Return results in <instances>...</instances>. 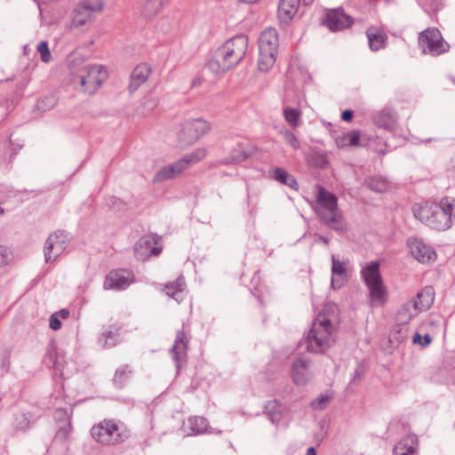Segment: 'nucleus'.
<instances>
[{
    "label": "nucleus",
    "mask_w": 455,
    "mask_h": 455,
    "mask_svg": "<svg viewBox=\"0 0 455 455\" xmlns=\"http://www.w3.org/2000/svg\"><path fill=\"white\" fill-rule=\"evenodd\" d=\"M419 221L438 231L449 229L455 222V199L443 198L439 204L426 202L412 208Z\"/></svg>",
    "instance_id": "nucleus-1"
},
{
    "label": "nucleus",
    "mask_w": 455,
    "mask_h": 455,
    "mask_svg": "<svg viewBox=\"0 0 455 455\" xmlns=\"http://www.w3.org/2000/svg\"><path fill=\"white\" fill-rule=\"evenodd\" d=\"M10 364V361H9V356L8 355H5L4 356V363H3V365L4 367H8Z\"/></svg>",
    "instance_id": "nucleus-56"
},
{
    "label": "nucleus",
    "mask_w": 455,
    "mask_h": 455,
    "mask_svg": "<svg viewBox=\"0 0 455 455\" xmlns=\"http://www.w3.org/2000/svg\"><path fill=\"white\" fill-rule=\"evenodd\" d=\"M44 363L48 368H53L61 372L64 375L63 370V363L64 356L57 349V347L53 345H51L44 356L43 359Z\"/></svg>",
    "instance_id": "nucleus-24"
},
{
    "label": "nucleus",
    "mask_w": 455,
    "mask_h": 455,
    "mask_svg": "<svg viewBox=\"0 0 455 455\" xmlns=\"http://www.w3.org/2000/svg\"><path fill=\"white\" fill-rule=\"evenodd\" d=\"M300 0H280L278 17L283 22H289L298 12Z\"/></svg>",
    "instance_id": "nucleus-25"
},
{
    "label": "nucleus",
    "mask_w": 455,
    "mask_h": 455,
    "mask_svg": "<svg viewBox=\"0 0 455 455\" xmlns=\"http://www.w3.org/2000/svg\"><path fill=\"white\" fill-rule=\"evenodd\" d=\"M8 254L5 247L0 246V267L7 262Z\"/></svg>",
    "instance_id": "nucleus-49"
},
{
    "label": "nucleus",
    "mask_w": 455,
    "mask_h": 455,
    "mask_svg": "<svg viewBox=\"0 0 455 455\" xmlns=\"http://www.w3.org/2000/svg\"><path fill=\"white\" fill-rule=\"evenodd\" d=\"M285 412V406L276 400L268 401L264 406V413L274 425L281 422Z\"/></svg>",
    "instance_id": "nucleus-27"
},
{
    "label": "nucleus",
    "mask_w": 455,
    "mask_h": 455,
    "mask_svg": "<svg viewBox=\"0 0 455 455\" xmlns=\"http://www.w3.org/2000/svg\"><path fill=\"white\" fill-rule=\"evenodd\" d=\"M374 123L379 127L391 131L395 127L396 114L390 108L382 109L374 116Z\"/></svg>",
    "instance_id": "nucleus-30"
},
{
    "label": "nucleus",
    "mask_w": 455,
    "mask_h": 455,
    "mask_svg": "<svg viewBox=\"0 0 455 455\" xmlns=\"http://www.w3.org/2000/svg\"><path fill=\"white\" fill-rule=\"evenodd\" d=\"M206 153L207 151L205 148H198L193 152L185 155L180 160L187 169L189 165L195 164L203 160L206 156Z\"/></svg>",
    "instance_id": "nucleus-37"
},
{
    "label": "nucleus",
    "mask_w": 455,
    "mask_h": 455,
    "mask_svg": "<svg viewBox=\"0 0 455 455\" xmlns=\"http://www.w3.org/2000/svg\"><path fill=\"white\" fill-rule=\"evenodd\" d=\"M92 438L102 444H115L123 442L127 435L121 431L113 419H104L91 429Z\"/></svg>",
    "instance_id": "nucleus-8"
},
{
    "label": "nucleus",
    "mask_w": 455,
    "mask_h": 455,
    "mask_svg": "<svg viewBox=\"0 0 455 455\" xmlns=\"http://www.w3.org/2000/svg\"><path fill=\"white\" fill-rule=\"evenodd\" d=\"M248 42V37L244 35H237L227 40L210 60L208 66L211 71L220 74L235 67L244 58Z\"/></svg>",
    "instance_id": "nucleus-2"
},
{
    "label": "nucleus",
    "mask_w": 455,
    "mask_h": 455,
    "mask_svg": "<svg viewBox=\"0 0 455 455\" xmlns=\"http://www.w3.org/2000/svg\"><path fill=\"white\" fill-rule=\"evenodd\" d=\"M68 243V235L64 231H56L49 235L44 247L45 261L52 262L66 250Z\"/></svg>",
    "instance_id": "nucleus-14"
},
{
    "label": "nucleus",
    "mask_w": 455,
    "mask_h": 455,
    "mask_svg": "<svg viewBox=\"0 0 455 455\" xmlns=\"http://www.w3.org/2000/svg\"><path fill=\"white\" fill-rule=\"evenodd\" d=\"M360 132L356 130L342 132L336 136L335 142L337 147L340 148L347 147H357L360 145Z\"/></svg>",
    "instance_id": "nucleus-31"
},
{
    "label": "nucleus",
    "mask_w": 455,
    "mask_h": 455,
    "mask_svg": "<svg viewBox=\"0 0 455 455\" xmlns=\"http://www.w3.org/2000/svg\"><path fill=\"white\" fill-rule=\"evenodd\" d=\"M120 341V330L110 327L105 330L99 338V344L103 348H111Z\"/></svg>",
    "instance_id": "nucleus-32"
},
{
    "label": "nucleus",
    "mask_w": 455,
    "mask_h": 455,
    "mask_svg": "<svg viewBox=\"0 0 455 455\" xmlns=\"http://www.w3.org/2000/svg\"><path fill=\"white\" fill-rule=\"evenodd\" d=\"M417 448V437L415 435H407L395 444L394 455H414Z\"/></svg>",
    "instance_id": "nucleus-29"
},
{
    "label": "nucleus",
    "mask_w": 455,
    "mask_h": 455,
    "mask_svg": "<svg viewBox=\"0 0 455 455\" xmlns=\"http://www.w3.org/2000/svg\"><path fill=\"white\" fill-rule=\"evenodd\" d=\"M278 35L273 28H266L259 38L258 66L261 71H268L275 62L278 48Z\"/></svg>",
    "instance_id": "nucleus-7"
},
{
    "label": "nucleus",
    "mask_w": 455,
    "mask_h": 455,
    "mask_svg": "<svg viewBox=\"0 0 455 455\" xmlns=\"http://www.w3.org/2000/svg\"><path fill=\"white\" fill-rule=\"evenodd\" d=\"M164 291L169 298L180 303L186 296V283L184 277L180 276L173 282L165 283L164 285Z\"/></svg>",
    "instance_id": "nucleus-22"
},
{
    "label": "nucleus",
    "mask_w": 455,
    "mask_h": 455,
    "mask_svg": "<svg viewBox=\"0 0 455 455\" xmlns=\"http://www.w3.org/2000/svg\"><path fill=\"white\" fill-rule=\"evenodd\" d=\"M325 26L331 31L342 30L352 24V20L343 10H331L326 14L324 20Z\"/></svg>",
    "instance_id": "nucleus-19"
},
{
    "label": "nucleus",
    "mask_w": 455,
    "mask_h": 455,
    "mask_svg": "<svg viewBox=\"0 0 455 455\" xmlns=\"http://www.w3.org/2000/svg\"><path fill=\"white\" fill-rule=\"evenodd\" d=\"M158 100L156 97L148 96L144 99L142 103V110L140 112L143 116L151 114L158 106Z\"/></svg>",
    "instance_id": "nucleus-42"
},
{
    "label": "nucleus",
    "mask_w": 455,
    "mask_h": 455,
    "mask_svg": "<svg viewBox=\"0 0 455 455\" xmlns=\"http://www.w3.org/2000/svg\"><path fill=\"white\" fill-rule=\"evenodd\" d=\"M334 342L333 326L331 320L319 314L305 339L306 347L312 353H323Z\"/></svg>",
    "instance_id": "nucleus-5"
},
{
    "label": "nucleus",
    "mask_w": 455,
    "mask_h": 455,
    "mask_svg": "<svg viewBox=\"0 0 455 455\" xmlns=\"http://www.w3.org/2000/svg\"><path fill=\"white\" fill-rule=\"evenodd\" d=\"M347 261L340 260L334 254L331 255V288L339 290L348 281Z\"/></svg>",
    "instance_id": "nucleus-17"
},
{
    "label": "nucleus",
    "mask_w": 455,
    "mask_h": 455,
    "mask_svg": "<svg viewBox=\"0 0 455 455\" xmlns=\"http://www.w3.org/2000/svg\"><path fill=\"white\" fill-rule=\"evenodd\" d=\"M283 118L292 129L300 125L301 111L298 108L284 107L283 109Z\"/></svg>",
    "instance_id": "nucleus-36"
},
{
    "label": "nucleus",
    "mask_w": 455,
    "mask_h": 455,
    "mask_svg": "<svg viewBox=\"0 0 455 455\" xmlns=\"http://www.w3.org/2000/svg\"><path fill=\"white\" fill-rule=\"evenodd\" d=\"M432 341V338L428 333L421 336L419 333L416 332L412 338V342L414 344H419L422 347H427Z\"/></svg>",
    "instance_id": "nucleus-47"
},
{
    "label": "nucleus",
    "mask_w": 455,
    "mask_h": 455,
    "mask_svg": "<svg viewBox=\"0 0 455 455\" xmlns=\"http://www.w3.org/2000/svg\"><path fill=\"white\" fill-rule=\"evenodd\" d=\"M36 50L41 55L42 61L47 63L52 60V54L50 52L48 44L46 41H41L37 44Z\"/></svg>",
    "instance_id": "nucleus-46"
},
{
    "label": "nucleus",
    "mask_w": 455,
    "mask_h": 455,
    "mask_svg": "<svg viewBox=\"0 0 455 455\" xmlns=\"http://www.w3.org/2000/svg\"><path fill=\"white\" fill-rule=\"evenodd\" d=\"M54 419L56 421L61 423L56 433V438L60 441L68 439L71 431V425L69 422L68 411L64 409H57L54 411Z\"/></svg>",
    "instance_id": "nucleus-26"
},
{
    "label": "nucleus",
    "mask_w": 455,
    "mask_h": 455,
    "mask_svg": "<svg viewBox=\"0 0 455 455\" xmlns=\"http://www.w3.org/2000/svg\"><path fill=\"white\" fill-rule=\"evenodd\" d=\"M306 455H316L315 449L314 447H309L307 451Z\"/></svg>",
    "instance_id": "nucleus-53"
},
{
    "label": "nucleus",
    "mask_w": 455,
    "mask_h": 455,
    "mask_svg": "<svg viewBox=\"0 0 455 455\" xmlns=\"http://www.w3.org/2000/svg\"><path fill=\"white\" fill-rule=\"evenodd\" d=\"M77 77L84 92L93 94L107 79L108 72L101 65H88L79 70Z\"/></svg>",
    "instance_id": "nucleus-9"
},
{
    "label": "nucleus",
    "mask_w": 455,
    "mask_h": 455,
    "mask_svg": "<svg viewBox=\"0 0 455 455\" xmlns=\"http://www.w3.org/2000/svg\"><path fill=\"white\" fill-rule=\"evenodd\" d=\"M309 366L310 361L303 358H298L292 363L291 375L297 386H305L313 379L314 374Z\"/></svg>",
    "instance_id": "nucleus-18"
},
{
    "label": "nucleus",
    "mask_w": 455,
    "mask_h": 455,
    "mask_svg": "<svg viewBox=\"0 0 455 455\" xmlns=\"http://www.w3.org/2000/svg\"><path fill=\"white\" fill-rule=\"evenodd\" d=\"M3 212H4L3 209L0 207V213H3Z\"/></svg>",
    "instance_id": "nucleus-60"
},
{
    "label": "nucleus",
    "mask_w": 455,
    "mask_h": 455,
    "mask_svg": "<svg viewBox=\"0 0 455 455\" xmlns=\"http://www.w3.org/2000/svg\"><path fill=\"white\" fill-rule=\"evenodd\" d=\"M133 281V275L130 271L126 269L112 270L107 275L103 288L122 291L129 287Z\"/></svg>",
    "instance_id": "nucleus-15"
},
{
    "label": "nucleus",
    "mask_w": 455,
    "mask_h": 455,
    "mask_svg": "<svg viewBox=\"0 0 455 455\" xmlns=\"http://www.w3.org/2000/svg\"><path fill=\"white\" fill-rule=\"evenodd\" d=\"M272 178L283 185L298 190V183L295 178L283 168H275L272 172Z\"/></svg>",
    "instance_id": "nucleus-34"
},
{
    "label": "nucleus",
    "mask_w": 455,
    "mask_h": 455,
    "mask_svg": "<svg viewBox=\"0 0 455 455\" xmlns=\"http://www.w3.org/2000/svg\"><path fill=\"white\" fill-rule=\"evenodd\" d=\"M30 418L31 416L29 413H21L20 415H17L15 419L16 427L23 431L29 428Z\"/></svg>",
    "instance_id": "nucleus-45"
},
{
    "label": "nucleus",
    "mask_w": 455,
    "mask_h": 455,
    "mask_svg": "<svg viewBox=\"0 0 455 455\" xmlns=\"http://www.w3.org/2000/svg\"><path fill=\"white\" fill-rule=\"evenodd\" d=\"M55 104L56 100L53 96H45L37 101L36 108L40 111H47L52 109Z\"/></svg>",
    "instance_id": "nucleus-44"
},
{
    "label": "nucleus",
    "mask_w": 455,
    "mask_h": 455,
    "mask_svg": "<svg viewBox=\"0 0 455 455\" xmlns=\"http://www.w3.org/2000/svg\"><path fill=\"white\" fill-rule=\"evenodd\" d=\"M314 0H303L305 4H310Z\"/></svg>",
    "instance_id": "nucleus-58"
},
{
    "label": "nucleus",
    "mask_w": 455,
    "mask_h": 455,
    "mask_svg": "<svg viewBox=\"0 0 455 455\" xmlns=\"http://www.w3.org/2000/svg\"><path fill=\"white\" fill-rule=\"evenodd\" d=\"M434 288L432 286H426L417 293L415 298L403 306L400 315H403L407 312V320L409 321L419 312L427 310L434 303Z\"/></svg>",
    "instance_id": "nucleus-12"
},
{
    "label": "nucleus",
    "mask_w": 455,
    "mask_h": 455,
    "mask_svg": "<svg viewBox=\"0 0 455 455\" xmlns=\"http://www.w3.org/2000/svg\"><path fill=\"white\" fill-rule=\"evenodd\" d=\"M316 205L315 212L317 216L331 229L344 232L347 223L342 212L338 208L337 196L324 188L317 187Z\"/></svg>",
    "instance_id": "nucleus-3"
},
{
    "label": "nucleus",
    "mask_w": 455,
    "mask_h": 455,
    "mask_svg": "<svg viewBox=\"0 0 455 455\" xmlns=\"http://www.w3.org/2000/svg\"><path fill=\"white\" fill-rule=\"evenodd\" d=\"M116 203H121L118 199H115V204Z\"/></svg>",
    "instance_id": "nucleus-59"
},
{
    "label": "nucleus",
    "mask_w": 455,
    "mask_h": 455,
    "mask_svg": "<svg viewBox=\"0 0 455 455\" xmlns=\"http://www.w3.org/2000/svg\"><path fill=\"white\" fill-rule=\"evenodd\" d=\"M247 157V155L243 154L242 156H237L235 157H232L230 161H228L227 163H238L243 160H244Z\"/></svg>",
    "instance_id": "nucleus-52"
},
{
    "label": "nucleus",
    "mask_w": 455,
    "mask_h": 455,
    "mask_svg": "<svg viewBox=\"0 0 455 455\" xmlns=\"http://www.w3.org/2000/svg\"><path fill=\"white\" fill-rule=\"evenodd\" d=\"M61 327V322L60 317H58V314H52L50 317V328L57 331Z\"/></svg>",
    "instance_id": "nucleus-48"
},
{
    "label": "nucleus",
    "mask_w": 455,
    "mask_h": 455,
    "mask_svg": "<svg viewBox=\"0 0 455 455\" xmlns=\"http://www.w3.org/2000/svg\"><path fill=\"white\" fill-rule=\"evenodd\" d=\"M419 42L423 52L432 56H438L449 50V44L435 28H428L422 31L419 34Z\"/></svg>",
    "instance_id": "nucleus-13"
},
{
    "label": "nucleus",
    "mask_w": 455,
    "mask_h": 455,
    "mask_svg": "<svg viewBox=\"0 0 455 455\" xmlns=\"http://www.w3.org/2000/svg\"><path fill=\"white\" fill-rule=\"evenodd\" d=\"M369 188L378 193H383L387 190V180L383 177H372L367 180Z\"/></svg>",
    "instance_id": "nucleus-39"
},
{
    "label": "nucleus",
    "mask_w": 455,
    "mask_h": 455,
    "mask_svg": "<svg viewBox=\"0 0 455 455\" xmlns=\"http://www.w3.org/2000/svg\"><path fill=\"white\" fill-rule=\"evenodd\" d=\"M132 371L128 365L120 366L115 372L114 382L119 386H122L126 379L130 377Z\"/></svg>",
    "instance_id": "nucleus-41"
},
{
    "label": "nucleus",
    "mask_w": 455,
    "mask_h": 455,
    "mask_svg": "<svg viewBox=\"0 0 455 455\" xmlns=\"http://www.w3.org/2000/svg\"><path fill=\"white\" fill-rule=\"evenodd\" d=\"M158 241L154 236H143L136 243V249L141 248L149 251L150 254L157 256L161 251L162 246H157Z\"/></svg>",
    "instance_id": "nucleus-35"
},
{
    "label": "nucleus",
    "mask_w": 455,
    "mask_h": 455,
    "mask_svg": "<svg viewBox=\"0 0 455 455\" xmlns=\"http://www.w3.org/2000/svg\"><path fill=\"white\" fill-rule=\"evenodd\" d=\"M200 84V81L198 79H195L193 82H192V86H196Z\"/></svg>",
    "instance_id": "nucleus-57"
},
{
    "label": "nucleus",
    "mask_w": 455,
    "mask_h": 455,
    "mask_svg": "<svg viewBox=\"0 0 455 455\" xmlns=\"http://www.w3.org/2000/svg\"><path fill=\"white\" fill-rule=\"evenodd\" d=\"M361 379V372L358 369L355 371L354 380H359Z\"/></svg>",
    "instance_id": "nucleus-54"
},
{
    "label": "nucleus",
    "mask_w": 455,
    "mask_h": 455,
    "mask_svg": "<svg viewBox=\"0 0 455 455\" xmlns=\"http://www.w3.org/2000/svg\"><path fill=\"white\" fill-rule=\"evenodd\" d=\"M334 342L333 326L331 320L319 314L305 339L306 347L312 353H323Z\"/></svg>",
    "instance_id": "nucleus-4"
},
{
    "label": "nucleus",
    "mask_w": 455,
    "mask_h": 455,
    "mask_svg": "<svg viewBox=\"0 0 455 455\" xmlns=\"http://www.w3.org/2000/svg\"><path fill=\"white\" fill-rule=\"evenodd\" d=\"M332 398L333 395L331 394H321L311 401L310 407L315 411H323L327 408Z\"/></svg>",
    "instance_id": "nucleus-40"
},
{
    "label": "nucleus",
    "mask_w": 455,
    "mask_h": 455,
    "mask_svg": "<svg viewBox=\"0 0 455 455\" xmlns=\"http://www.w3.org/2000/svg\"><path fill=\"white\" fill-rule=\"evenodd\" d=\"M163 5L164 0H143L142 12L146 17L154 16L160 11Z\"/></svg>",
    "instance_id": "nucleus-38"
},
{
    "label": "nucleus",
    "mask_w": 455,
    "mask_h": 455,
    "mask_svg": "<svg viewBox=\"0 0 455 455\" xmlns=\"http://www.w3.org/2000/svg\"><path fill=\"white\" fill-rule=\"evenodd\" d=\"M318 241L322 242L324 244L329 243V239L325 236H319Z\"/></svg>",
    "instance_id": "nucleus-55"
},
{
    "label": "nucleus",
    "mask_w": 455,
    "mask_h": 455,
    "mask_svg": "<svg viewBox=\"0 0 455 455\" xmlns=\"http://www.w3.org/2000/svg\"><path fill=\"white\" fill-rule=\"evenodd\" d=\"M188 339L184 331H178L176 339L170 352L173 361L175 362L177 371L181 368V363L187 357Z\"/></svg>",
    "instance_id": "nucleus-20"
},
{
    "label": "nucleus",
    "mask_w": 455,
    "mask_h": 455,
    "mask_svg": "<svg viewBox=\"0 0 455 455\" xmlns=\"http://www.w3.org/2000/svg\"><path fill=\"white\" fill-rule=\"evenodd\" d=\"M54 314H58V317H60V319H66L69 315V312L67 309H61L58 312H55Z\"/></svg>",
    "instance_id": "nucleus-51"
},
{
    "label": "nucleus",
    "mask_w": 455,
    "mask_h": 455,
    "mask_svg": "<svg viewBox=\"0 0 455 455\" xmlns=\"http://www.w3.org/2000/svg\"><path fill=\"white\" fill-rule=\"evenodd\" d=\"M187 427L189 429L188 432V435H196L210 432L208 430L207 420L203 417L196 416L189 418L187 422Z\"/></svg>",
    "instance_id": "nucleus-33"
},
{
    "label": "nucleus",
    "mask_w": 455,
    "mask_h": 455,
    "mask_svg": "<svg viewBox=\"0 0 455 455\" xmlns=\"http://www.w3.org/2000/svg\"><path fill=\"white\" fill-rule=\"evenodd\" d=\"M103 10L101 0H83L75 7L72 13L71 27L79 28L92 22Z\"/></svg>",
    "instance_id": "nucleus-10"
},
{
    "label": "nucleus",
    "mask_w": 455,
    "mask_h": 455,
    "mask_svg": "<svg viewBox=\"0 0 455 455\" xmlns=\"http://www.w3.org/2000/svg\"><path fill=\"white\" fill-rule=\"evenodd\" d=\"M184 170H186V167L182 161L180 159L158 170L154 176V181L163 182L167 180L174 179L178 177Z\"/></svg>",
    "instance_id": "nucleus-21"
},
{
    "label": "nucleus",
    "mask_w": 455,
    "mask_h": 455,
    "mask_svg": "<svg viewBox=\"0 0 455 455\" xmlns=\"http://www.w3.org/2000/svg\"><path fill=\"white\" fill-rule=\"evenodd\" d=\"M411 254L421 263H430L435 259L436 254L434 249L417 237L407 240Z\"/></svg>",
    "instance_id": "nucleus-16"
},
{
    "label": "nucleus",
    "mask_w": 455,
    "mask_h": 455,
    "mask_svg": "<svg viewBox=\"0 0 455 455\" xmlns=\"http://www.w3.org/2000/svg\"><path fill=\"white\" fill-rule=\"evenodd\" d=\"M369 47L371 51L377 52L386 46L387 36L380 29L371 27L366 30Z\"/></svg>",
    "instance_id": "nucleus-28"
},
{
    "label": "nucleus",
    "mask_w": 455,
    "mask_h": 455,
    "mask_svg": "<svg viewBox=\"0 0 455 455\" xmlns=\"http://www.w3.org/2000/svg\"><path fill=\"white\" fill-rule=\"evenodd\" d=\"M211 130L209 122L203 118L190 119L181 126L179 134V142L181 146H189L207 134Z\"/></svg>",
    "instance_id": "nucleus-11"
},
{
    "label": "nucleus",
    "mask_w": 455,
    "mask_h": 455,
    "mask_svg": "<svg viewBox=\"0 0 455 455\" xmlns=\"http://www.w3.org/2000/svg\"><path fill=\"white\" fill-rule=\"evenodd\" d=\"M360 274L369 290L371 307H383L387 299V291L380 275L379 261L365 265Z\"/></svg>",
    "instance_id": "nucleus-6"
},
{
    "label": "nucleus",
    "mask_w": 455,
    "mask_h": 455,
    "mask_svg": "<svg viewBox=\"0 0 455 455\" xmlns=\"http://www.w3.org/2000/svg\"><path fill=\"white\" fill-rule=\"evenodd\" d=\"M353 117V111L352 110H349V109H347L345 111L342 112L341 114V118L342 120L344 121H350Z\"/></svg>",
    "instance_id": "nucleus-50"
},
{
    "label": "nucleus",
    "mask_w": 455,
    "mask_h": 455,
    "mask_svg": "<svg viewBox=\"0 0 455 455\" xmlns=\"http://www.w3.org/2000/svg\"><path fill=\"white\" fill-rule=\"evenodd\" d=\"M151 73L150 67L146 63L138 65L132 72L129 90L131 92H135L148 78Z\"/></svg>",
    "instance_id": "nucleus-23"
},
{
    "label": "nucleus",
    "mask_w": 455,
    "mask_h": 455,
    "mask_svg": "<svg viewBox=\"0 0 455 455\" xmlns=\"http://www.w3.org/2000/svg\"><path fill=\"white\" fill-rule=\"evenodd\" d=\"M285 142L290 145L293 149L297 150L300 148V143L296 135L288 129L280 132Z\"/></svg>",
    "instance_id": "nucleus-43"
}]
</instances>
